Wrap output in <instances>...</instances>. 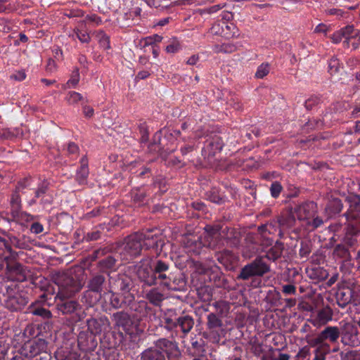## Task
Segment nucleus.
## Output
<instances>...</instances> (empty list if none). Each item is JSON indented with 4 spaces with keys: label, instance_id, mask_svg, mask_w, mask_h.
Instances as JSON below:
<instances>
[{
    "label": "nucleus",
    "instance_id": "nucleus-1",
    "mask_svg": "<svg viewBox=\"0 0 360 360\" xmlns=\"http://www.w3.org/2000/svg\"><path fill=\"white\" fill-rule=\"evenodd\" d=\"M135 269L136 276L143 286L160 285L172 291H181L186 288L184 274L167 261L159 259L150 264L141 260Z\"/></svg>",
    "mask_w": 360,
    "mask_h": 360
},
{
    "label": "nucleus",
    "instance_id": "nucleus-2",
    "mask_svg": "<svg viewBox=\"0 0 360 360\" xmlns=\"http://www.w3.org/2000/svg\"><path fill=\"white\" fill-rule=\"evenodd\" d=\"M181 356V352L176 340L161 338L154 342L153 346L141 353L140 360H170Z\"/></svg>",
    "mask_w": 360,
    "mask_h": 360
},
{
    "label": "nucleus",
    "instance_id": "nucleus-3",
    "mask_svg": "<svg viewBox=\"0 0 360 360\" xmlns=\"http://www.w3.org/2000/svg\"><path fill=\"white\" fill-rule=\"evenodd\" d=\"M5 298V306L11 311L22 310L28 303V298L20 292L18 284L1 279L0 282V296Z\"/></svg>",
    "mask_w": 360,
    "mask_h": 360
},
{
    "label": "nucleus",
    "instance_id": "nucleus-4",
    "mask_svg": "<svg viewBox=\"0 0 360 360\" xmlns=\"http://www.w3.org/2000/svg\"><path fill=\"white\" fill-rule=\"evenodd\" d=\"M52 281L58 285L57 296L61 299L74 296L82 288L80 281L69 272H56L52 275Z\"/></svg>",
    "mask_w": 360,
    "mask_h": 360
},
{
    "label": "nucleus",
    "instance_id": "nucleus-5",
    "mask_svg": "<svg viewBox=\"0 0 360 360\" xmlns=\"http://www.w3.org/2000/svg\"><path fill=\"white\" fill-rule=\"evenodd\" d=\"M271 271L270 264L262 255H257L245 265L237 275V280L248 281L252 277H262Z\"/></svg>",
    "mask_w": 360,
    "mask_h": 360
},
{
    "label": "nucleus",
    "instance_id": "nucleus-6",
    "mask_svg": "<svg viewBox=\"0 0 360 360\" xmlns=\"http://www.w3.org/2000/svg\"><path fill=\"white\" fill-rule=\"evenodd\" d=\"M165 328L171 332L172 340H175V338L178 335L176 330L180 327L181 335V338H184L192 330L194 326V319L189 315L180 316L179 317L172 318L170 315H167L164 318Z\"/></svg>",
    "mask_w": 360,
    "mask_h": 360
},
{
    "label": "nucleus",
    "instance_id": "nucleus-7",
    "mask_svg": "<svg viewBox=\"0 0 360 360\" xmlns=\"http://www.w3.org/2000/svg\"><path fill=\"white\" fill-rule=\"evenodd\" d=\"M20 353L29 359L50 360L51 359V354L48 352V343L41 338L24 343L20 349Z\"/></svg>",
    "mask_w": 360,
    "mask_h": 360
},
{
    "label": "nucleus",
    "instance_id": "nucleus-8",
    "mask_svg": "<svg viewBox=\"0 0 360 360\" xmlns=\"http://www.w3.org/2000/svg\"><path fill=\"white\" fill-rule=\"evenodd\" d=\"M25 188V179H24V182H18V185L15 187V191L13 192L11 198L10 205H11V214L13 217L12 220L15 219H25L26 221L32 220L34 217L30 214L22 212V204H21V197L20 195L19 191L20 188Z\"/></svg>",
    "mask_w": 360,
    "mask_h": 360
},
{
    "label": "nucleus",
    "instance_id": "nucleus-9",
    "mask_svg": "<svg viewBox=\"0 0 360 360\" xmlns=\"http://www.w3.org/2000/svg\"><path fill=\"white\" fill-rule=\"evenodd\" d=\"M339 334L338 326H328L315 337L309 340L308 343L312 347L316 345L335 344L338 342Z\"/></svg>",
    "mask_w": 360,
    "mask_h": 360
},
{
    "label": "nucleus",
    "instance_id": "nucleus-10",
    "mask_svg": "<svg viewBox=\"0 0 360 360\" xmlns=\"http://www.w3.org/2000/svg\"><path fill=\"white\" fill-rule=\"evenodd\" d=\"M338 330L340 331L339 338H340L341 343L343 345L354 347L360 345L359 329L352 323H345L338 327Z\"/></svg>",
    "mask_w": 360,
    "mask_h": 360
},
{
    "label": "nucleus",
    "instance_id": "nucleus-11",
    "mask_svg": "<svg viewBox=\"0 0 360 360\" xmlns=\"http://www.w3.org/2000/svg\"><path fill=\"white\" fill-rule=\"evenodd\" d=\"M139 232L127 236L123 243L122 252L126 259H131L141 255L143 244Z\"/></svg>",
    "mask_w": 360,
    "mask_h": 360
},
{
    "label": "nucleus",
    "instance_id": "nucleus-12",
    "mask_svg": "<svg viewBox=\"0 0 360 360\" xmlns=\"http://www.w3.org/2000/svg\"><path fill=\"white\" fill-rule=\"evenodd\" d=\"M111 321L115 329H122L127 335L134 333L135 322L127 311L121 310L113 313L111 316Z\"/></svg>",
    "mask_w": 360,
    "mask_h": 360
},
{
    "label": "nucleus",
    "instance_id": "nucleus-13",
    "mask_svg": "<svg viewBox=\"0 0 360 360\" xmlns=\"http://www.w3.org/2000/svg\"><path fill=\"white\" fill-rule=\"evenodd\" d=\"M224 146L221 137L218 134H212L206 139L202 149V156L211 162L215 155L219 153Z\"/></svg>",
    "mask_w": 360,
    "mask_h": 360
},
{
    "label": "nucleus",
    "instance_id": "nucleus-14",
    "mask_svg": "<svg viewBox=\"0 0 360 360\" xmlns=\"http://www.w3.org/2000/svg\"><path fill=\"white\" fill-rule=\"evenodd\" d=\"M29 271L27 268L20 262L6 264L5 279L10 282H24L27 280Z\"/></svg>",
    "mask_w": 360,
    "mask_h": 360
},
{
    "label": "nucleus",
    "instance_id": "nucleus-15",
    "mask_svg": "<svg viewBox=\"0 0 360 360\" xmlns=\"http://www.w3.org/2000/svg\"><path fill=\"white\" fill-rule=\"evenodd\" d=\"M336 300L337 304L341 308H345L350 303L357 305L360 302L358 293L349 286H343L338 288L336 292Z\"/></svg>",
    "mask_w": 360,
    "mask_h": 360
},
{
    "label": "nucleus",
    "instance_id": "nucleus-16",
    "mask_svg": "<svg viewBox=\"0 0 360 360\" xmlns=\"http://www.w3.org/2000/svg\"><path fill=\"white\" fill-rule=\"evenodd\" d=\"M108 292L110 294V305L115 309L128 308L133 304L135 299L133 293L118 292L112 290H109Z\"/></svg>",
    "mask_w": 360,
    "mask_h": 360
},
{
    "label": "nucleus",
    "instance_id": "nucleus-17",
    "mask_svg": "<svg viewBox=\"0 0 360 360\" xmlns=\"http://www.w3.org/2000/svg\"><path fill=\"white\" fill-rule=\"evenodd\" d=\"M86 326L88 331L94 335H101L110 329V321L105 315L91 317L86 320Z\"/></svg>",
    "mask_w": 360,
    "mask_h": 360
},
{
    "label": "nucleus",
    "instance_id": "nucleus-18",
    "mask_svg": "<svg viewBox=\"0 0 360 360\" xmlns=\"http://www.w3.org/2000/svg\"><path fill=\"white\" fill-rule=\"evenodd\" d=\"M110 290L118 292L131 293L133 282L130 276L125 274H120L115 278H110Z\"/></svg>",
    "mask_w": 360,
    "mask_h": 360
},
{
    "label": "nucleus",
    "instance_id": "nucleus-19",
    "mask_svg": "<svg viewBox=\"0 0 360 360\" xmlns=\"http://www.w3.org/2000/svg\"><path fill=\"white\" fill-rule=\"evenodd\" d=\"M153 230L147 229L145 232L139 233L143 247L146 249H154L156 252L162 251L164 241L157 234L153 233Z\"/></svg>",
    "mask_w": 360,
    "mask_h": 360
},
{
    "label": "nucleus",
    "instance_id": "nucleus-20",
    "mask_svg": "<svg viewBox=\"0 0 360 360\" xmlns=\"http://www.w3.org/2000/svg\"><path fill=\"white\" fill-rule=\"evenodd\" d=\"M174 149L162 148L160 150V156L165 161L167 167L174 169H181L186 166V162L184 158H180L174 155Z\"/></svg>",
    "mask_w": 360,
    "mask_h": 360
},
{
    "label": "nucleus",
    "instance_id": "nucleus-21",
    "mask_svg": "<svg viewBox=\"0 0 360 360\" xmlns=\"http://www.w3.org/2000/svg\"><path fill=\"white\" fill-rule=\"evenodd\" d=\"M294 210L299 220H309L317 213V204L308 201L296 206Z\"/></svg>",
    "mask_w": 360,
    "mask_h": 360
},
{
    "label": "nucleus",
    "instance_id": "nucleus-22",
    "mask_svg": "<svg viewBox=\"0 0 360 360\" xmlns=\"http://www.w3.org/2000/svg\"><path fill=\"white\" fill-rule=\"evenodd\" d=\"M91 333L81 331L77 336V345L84 352H93L97 346V341Z\"/></svg>",
    "mask_w": 360,
    "mask_h": 360
},
{
    "label": "nucleus",
    "instance_id": "nucleus-23",
    "mask_svg": "<svg viewBox=\"0 0 360 360\" xmlns=\"http://www.w3.org/2000/svg\"><path fill=\"white\" fill-rule=\"evenodd\" d=\"M124 340V333L122 331H115L104 333L103 337L101 340L102 345L105 349H115Z\"/></svg>",
    "mask_w": 360,
    "mask_h": 360
},
{
    "label": "nucleus",
    "instance_id": "nucleus-24",
    "mask_svg": "<svg viewBox=\"0 0 360 360\" xmlns=\"http://www.w3.org/2000/svg\"><path fill=\"white\" fill-rule=\"evenodd\" d=\"M217 261L229 271H234L238 265V257L232 251L224 250L217 254Z\"/></svg>",
    "mask_w": 360,
    "mask_h": 360
},
{
    "label": "nucleus",
    "instance_id": "nucleus-25",
    "mask_svg": "<svg viewBox=\"0 0 360 360\" xmlns=\"http://www.w3.org/2000/svg\"><path fill=\"white\" fill-rule=\"evenodd\" d=\"M107 281L104 274H93L86 281V288L102 294L106 290Z\"/></svg>",
    "mask_w": 360,
    "mask_h": 360
},
{
    "label": "nucleus",
    "instance_id": "nucleus-26",
    "mask_svg": "<svg viewBox=\"0 0 360 360\" xmlns=\"http://www.w3.org/2000/svg\"><path fill=\"white\" fill-rule=\"evenodd\" d=\"M295 210L285 209L277 217V222L283 229H290L296 224Z\"/></svg>",
    "mask_w": 360,
    "mask_h": 360
},
{
    "label": "nucleus",
    "instance_id": "nucleus-27",
    "mask_svg": "<svg viewBox=\"0 0 360 360\" xmlns=\"http://www.w3.org/2000/svg\"><path fill=\"white\" fill-rule=\"evenodd\" d=\"M285 249V244L280 240H277L274 245L265 251V254L262 255L267 262H276L283 257Z\"/></svg>",
    "mask_w": 360,
    "mask_h": 360
},
{
    "label": "nucleus",
    "instance_id": "nucleus-28",
    "mask_svg": "<svg viewBox=\"0 0 360 360\" xmlns=\"http://www.w3.org/2000/svg\"><path fill=\"white\" fill-rule=\"evenodd\" d=\"M240 232L236 229L229 227L227 226L225 227L221 226L220 239L223 238L226 240L227 242L230 243L231 245H238L240 242Z\"/></svg>",
    "mask_w": 360,
    "mask_h": 360
},
{
    "label": "nucleus",
    "instance_id": "nucleus-29",
    "mask_svg": "<svg viewBox=\"0 0 360 360\" xmlns=\"http://www.w3.org/2000/svg\"><path fill=\"white\" fill-rule=\"evenodd\" d=\"M204 229L207 234L205 238L209 241V246L214 248L220 240L221 226L220 224L206 225Z\"/></svg>",
    "mask_w": 360,
    "mask_h": 360
},
{
    "label": "nucleus",
    "instance_id": "nucleus-30",
    "mask_svg": "<svg viewBox=\"0 0 360 360\" xmlns=\"http://www.w3.org/2000/svg\"><path fill=\"white\" fill-rule=\"evenodd\" d=\"M181 153L185 161H188L194 165L201 164L202 158L199 156L198 152L193 145H186L181 147Z\"/></svg>",
    "mask_w": 360,
    "mask_h": 360
},
{
    "label": "nucleus",
    "instance_id": "nucleus-31",
    "mask_svg": "<svg viewBox=\"0 0 360 360\" xmlns=\"http://www.w3.org/2000/svg\"><path fill=\"white\" fill-rule=\"evenodd\" d=\"M102 297V294L92 289L87 288L84 291L81 296V302L87 307H93L99 302Z\"/></svg>",
    "mask_w": 360,
    "mask_h": 360
},
{
    "label": "nucleus",
    "instance_id": "nucleus-32",
    "mask_svg": "<svg viewBox=\"0 0 360 360\" xmlns=\"http://www.w3.org/2000/svg\"><path fill=\"white\" fill-rule=\"evenodd\" d=\"M342 200L338 198H332L330 199L325 207V212L328 215V218H331L338 214L342 209Z\"/></svg>",
    "mask_w": 360,
    "mask_h": 360
},
{
    "label": "nucleus",
    "instance_id": "nucleus-33",
    "mask_svg": "<svg viewBox=\"0 0 360 360\" xmlns=\"http://www.w3.org/2000/svg\"><path fill=\"white\" fill-rule=\"evenodd\" d=\"M145 298L153 305L160 307L165 299V296L158 288H153L146 293Z\"/></svg>",
    "mask_w": 360,
    "mask_h": 360
},
{
    "label": "nucleus",
    "instance_id": "nucleus-34",
    "mask_svg": "<svg viewBox=\"0 0 360 360\" xmlns=\"http://www.w3.org/2000/svg\"><path fill=\"white\" fill-rule=\"evenodd\" d=\"M57 308L63 314H72L81 309L80 304L74 300H65L57 304Z\"/></svg>",
    "mask_w": 360,
    "mask_h": 360
},
{
    "label": "nucleus",
    "instance_id": "nucleus-35",
    "mask_svg": "<svg viewBox=\"0 0 360 360\" xmlns=\"http://www.w3.org/2000/svg\"><path fill=\"white\" fill-rule=\"evenodd\" d=\"M333 311L329 305L323 306L317 312V320L320 324L325 325L333 319Z\"/></svg>",
    "mask_w": 360,
    "mask_h": 360
},
{
    "label": "nucleus",
    "instance_id": "nucleus-36",
    "mask_svg": "<svg viewBox=\"0 0 360 360\" xmlns=\"http://www.w3.org/2000/svg\"><path fill=\"white\" fill-rule=\"evenodd\" d=\"M3 235L7 237L8 241L11 244V247L13 246L18 249L22 250H28L30 249V244L25 241L24 240H22L20 238H18L15 236L9 233L6 231H3Z\"/></svg>",
    "mask_w": 360,
    "mask_h": 360
},
{
    "label": "nucleus",
    "instance_id": "nucleus-37",
    "mask_svg": "<svg viewBox=\"0 0 360 360\" xmlns=\"http://www.w3.org/2000/svg\"><path fill=\"white\" fill-rule=\"evenodd\" d=\"M81 166L77 173V181L79 184H85L89 175L88 160L86 156L81 159Z\"/></svg>",
    "mask_w": 360,
    "mask_h": 360
},
{
    "label": "nucleus",
    "instance_id": "nucleus-38",
    "mask_svg": "<svg viewBox=\"0 0 360 360\" xmlns=\"http://www.w3.org/2000/svg\"><path fill=\"white\" fill-rule=\"evenodd\" d=\"M117 259L113 256L108 255L101 259L98 262V266L103 272H108V271L115 269Z\"/></svg>",
    "mask_w": 360,
    "mask_h": 360
},
{
    "label": "nucleus",
    "instance_id": "nucleus-39",
    "mask_svg": "<svg viewBox=\"0 0 360 360\" xmlns=\"http://www.w3.org/2000/svg\"><path fill=\"white\" fill-rule=\"evenodd\" d=\"M57 226L63 230H66L72 226V217L65 212L60 213L56 217Z\"/></svg>",
    "mask_w": 360,
    "mask_h": 360
},
{
    "label": "nucleus",
    "instance_id": "nucleus-40",
    "mask_svg": "<svg viewBox=\"0 0 360 360\" xmlns=\"http://www.w3.org/2000/svg\"><path fill=\"white\" fill-rule=\"evenodd\" d=\"M312 243L309 240L301 241L299 250V256L301 259L307 261L309 259V255L312 251Z\"/></svg>",
    "mask_w": 360,
    "mask_h": 360
},
{
    "label": "nucleus",
    "instance_id": "nucleus-41",
    "mask_svg": "<svg viewBox=\"0 0 360 360\" xmlns=\"http://www.w3.org/2000/svg\"><path fill=\"white\" fill-rule=\"evenodd\" d=\"M131 197L133 202L140 206L145 204L146 201L147 193L145 191L136 188L131 190Z\"/></svg>",
    "mask_w": 360,
    "mask_h": 360
},
{
    "label": "nucleus",
    "instance_id": "nucleus-42",
    "mask_svg": "<svg viewBox=\"0 0 360 360\" xmlns=\"http://www.w3.org/2000/svg\"><path fill=\"white\" fill-rule=\"evenodd\" d=\"M314 351V356L312 360H326V356L331 352L330 345H316Z\"/></svg>",
    "mask_w": 360,
    "mask_h": 360
},
{
    "label": "nucleus",
    "instance_id": "nucleus-43",
    "mask_svg": "<svg viewBox=\"0 0 360 360\" xmlns=\"http://www.w3.org/2000/svg\"><path fill=\"white\" fill-rule=\"evenodd\" d=\"M6 251L9 253V255L5 256L4 257L0 256V270H1L4 267V262H5V264H8V262H19L18 261V253L13 250L11 244L7 248Z\"/></svg>",
    "mask_w": 360,
    "mask_h": 360
},
{
    "label": "nucleus",
    "instance_id": "nucleus-44",
    "mask_svg": "<svg viewBox=\"0 0 360 360\" xmlns=\"http://www.w3.org/2000/svg\"><path fill=\"white\" fill-rule=\"evenodd\" d=\"M309 276L310 278L320 281L325 280L328 277V273L323 268L316 266L311 269Z\"/></svg>",
    "mask_w": 360,
    "mask_h": 360
},
{
    "label": "nucleus",
    "instance_id": "nucleus-45",
    "mask_svg": "<svg viewBox=\"0 0 360 360\" xmlns=\"http://www.w3.org/2000/svg\"><path fill=\"white\" fill-rule=\"evenodd\" d=\"M222 321L214 313H210L207 316V326L210 330L214 331L215 329L222 326Z\"/></svg>",
    "mask_w": 360,
    "mask_h": 360
},
{
    "label": "nucleus",
    "instance_id": "nucleus-46",
    "mask_svg": "<svg viewBox=\"0 0 360 360\" xmlns=\"http://www.w3.org/2000/svg\"><path fill=\"white\" fill-rule=\"evenodd\" d=\"M333 255L345 260H350L349 251L344 245H337L333 250Z\"/></svg>",
    "mask_w": 360,
    "mask_h": 360
},
{
    "label": "nucleus",
    "instance_id": "nucleus-47",
    "mask_svg": "<svg viewBox=\"0 0 360 360\" xmlns=\"http://www.w3.org/2000/svg\"><path fill=\"white\" fill-rule=\"evenodd\" d=\"M198 295L202 302H209L212 299V290L209 286L201 287L198 289Z\"/></svg>",
    "mask_w": 360,
    "mask_h": 360
},
{
    "label": "nucleus",
    "instance_id": "nucleus-48",
    "mask_svg": "<svg viewBox=\"0 0 360 360\" xmlns=\"http://www.w3.org/2000/svg\"><path fill=\"white\" fill-rule=\"evenodd\" d=\"M341 360H360V350L345 349L340 353Z\"/></svg>",
    "mask_w": 360,
    "mask_h": 360
},
{
    "label": "nucleus",
    "instance_id": "nucleus-49",
    "mask_svg": "<svg viewBox=\"0 0 360 360\" xmlns=\"http://www.w3.org/2000/svg\"><path fill=\"white\" fill-rule=\"evenodd\" d=\"M128 167L129 168V171L134 174L139 172L136 168L140 167L141 172L139 175L141 176L150 172V169L149 168L144 167L142 162L140 161L132 162L128 165Z\"/></svg>",
    "mask_w": 360,
    "mask_h": 360
},
{
    "label": "nucleus",
    "instance_id": "nucleus-50",
    "mask_svg": "<svg viewBox=\"0 0 360 360\" xmlns=\"http://www.w3.org/2000/svg\"><path fill=\"white\" fill-rule=\"evenodd\" d=\"M30 312L33 315L40 316L43 319H49L51 317V312L42 307H32L30 308Z\"/></svg>",
    "mask_w": 360,
    "mask_h": 360
},
{
    "label": "nucleus",
    "instance_id": "nucleus-51",
    "mask_svg": "<svg viewBox=\"0 0 360 360\" xmlns=\"http://www.w3.org/2000/svg\"><path fill=\"white\" fill-rule=\"evenodd\" d=\"M323 223V219L316 214L314 217L308 220L307 225L311 231H314L322 226Z\"/></svg>",
    "mask_w": 360,
    "mask_h": 360
},
{
    "label": "nucleus",
    "instance_id": "nucleus-52",
    "mask_svg": "<svg viewBox=\"0 0 360 360\" xmlns=\"http://www.w3.org/2000/svg\"><path fill=\"white\" fill-rule=\"evenodd\" d=\"M190 264V267L193 268L194 271L198 274H205L208 271V268L199 261L192 259Z\"/></svg>",
    "mask_w": 360,
    "mask_h": 360
},
{
    "label": "nucleus",
    "instance_id": "nucleus-53",
    "mask_svg": "<svg viewBox=\"0 0 360 360\" xmlns=\"http://www.w3.org/2000/svg\"><path fill=\"white\" fill-rule=\"evenodd\" d=\"M128 308H129L131 311L135 312L136 314H145V310L147 308V304L144 302H137L134 299L133 304L129 306Z\"/></svg>",
    "mask_w": 360,
    "mask_h": 360
},
{
    "label": "nucleus",
    "instance_id": "nucleus-54",
    "mask_svg": "<svg viewBox=\"0 0 360 360\" xmlns=\"http://www.w3.org/2000/svg\"><path fill=\"white\" fill-rule=\"evenodd\" d=\"M169 44L166 46V51L167 53H174L181 49V44L176 37L169 39Z\"/></svg>",
    "mask_w": 360,
    "mask_h": 360
},
{
    "label": "nucleus",
    "instance_id": "nucleus-55",
    "mask_svg": "<svg viewBox=\"0 0 360 360\" xmlns=\"http://www.w3.org/2000/svg\"><path fill=\"white\" fill-rule=\"evenodd\" d=\"M213 305L216 308L218 314L221 316L229 311V304L226 301H223V300L217 301L213 304Z\"/></svg>",
    "mask_w": 360,
    "mask_h": 360
},
{
    "label": "nucleus",
    "instance_id": "nucleus-56",
    "mask_svg": "<svg viewBox=\"0 0 360 360\" xmlns=\"http://www.w3.org/2000/svg\"><path fill=\"white\" fill-rule=\"evenodd\" d=\"M341 32L344 34V37L346 39L345 43L347 44V46H349V42L351 39H354V36L352 35L354 32V27L353 25H347L344 28H342Z\"/></svg>",
    "mask_w": 360,
    "mask_h": 360
},
{
    "label": "nucleus",
    "instance_id": "nucleus-57",
    "mask_svg": "<svg viewBox=\"0 0 360 360\" xmlns=\"http://www.w3.org/2000/svg\"><path fill=\"white\" fill-rule=\"evenodd\" d=\"M49 185L50 184L47 180H44L35 191V198H39L46 194L49 188Z\"/></svg>",
    "mask_w": 360,
    "mask_h": 360
},
{
    "label": "nucleus",
    "instance_id": "nucleus-58",
    "mask_svg": "<svg viewBox=\"0 0 360 360\" xmlns=\"http://www.w3.org/2000/svg\"><path fill=\"white\" fill-rule=\"evenodd\" d=\"M97 36L100 46L105 49H109L110 48V37L103 31H100Z\"/></svg>",
    "mask_w": 360,
    "mask_h": 360
},
{
    "label": "nucleus",
    "instance_id": "nucleus-59",
    "mask_svg": "<svg viewBox=\"0 0 360 360\" xmlns=\"http://www.w3.org/2000/svg\"><path fill=\"white\" fill-rule=\"evenodd\" d=\"M105 360H121L120 354L117 349H105L103 352Z\"/></svg>",
    "mask_w": 360,
    "mask_h": 360
},
{
    "label": "nucleus",
    "instance_id": "nucleus-60",
    "mask_svg": "<svg viewBox=\"0 0 360 360\" xmlns=\"http://www.w3.org/2000/svg\"><path fill=\"white\" fill-rule=\"evenodd\" d=\"M249 344L251 345L250 351L255 356H259L264 352L262 345L257 340H251Z\"/></svg>",
    "mask_w": 360,
    "mask_h": 360
},
{
    "label": "nucleus",
    "instance_id": "nucleus-61",
    "mask_svg": "<svg viewBox=\"0 0 360 360\" xmlns=\"http://www.w3.org/2000/svg\"><path fill=\"white\" fill-rule=\"evenodd\" d=\"M75 32L77 37L82 43L88 44L90 41L91 37L86 31L77 28L75 29Z\"/></svg>",
    "mask_w": 360,
    "mask_h": 360
},
{
    "label": "nucleus",
    "instance_id": "nucleus-62",
    "mask_svg": "<svg viewBox=\"0 0 360 360\" xmlns=\"http://www.w3.org/2000/svg\"><path fill=\"white\" fill-rule=\"evenodd\" d=\"M283 190L281 184L278 181L272 183L270 187L271 195L273 198H278Z\"/></svg>",
    "mask_w": 360,
    "mask_h": 360
},
{
    "label": "nucleus",
    "instance_id": "nucleus-63",
    "mask_svg": "<svg viewBox=\"0 0 360 360\" xmlns=\"http://www.w3.org/2000/svg\"><path fill=\"white\" fill-rule=\"evenodd\" d=\"M192 348L198 355L202 354L205 352L204 341L202 339L195 340L191 342Z\"/></svg>",
    "mask_w": 360,
    "mask_h": 360
},
{
    "label": "nucleus",
    "instance_id": "nucleus-64",
    "mask_svg": "<svg viewBox=\"0 0 360 360\" xmlns=\"http://www.w3.org/2000/svg\"><path fill=\"white\" fill-rule=\"evenodd\" d=\"M56 358L58 360H81L79 359V356L76 352H68L65 356H60V352H57Z\"/></svg>",
    "mask_w": 360,
    "mask_h": 360
}]
</instances>
